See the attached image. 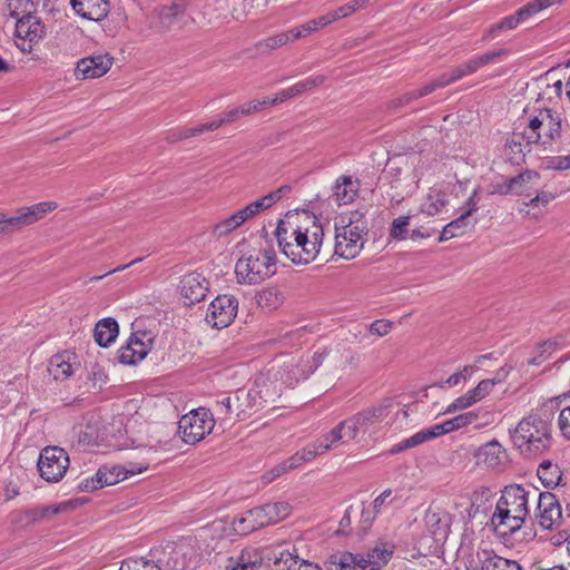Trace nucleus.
<instances>
[{
    "label": "nucleus",
    "instance_id": "48",
    "mask_svg": "<svg viewBox=\"0 0 570 570\" xmlns=\"http://www.w3.org/2000/svg\"><path fill=\"white\" fill-rule=\"evenodd\" d=\"M98 475H101V483L104 487L117 484L120 481L126 480V472H124L122 465L101 466L97 471Z\"/></svg>",
    "mask_w": 570,
    "mask_h": 570
},
{
    "label": "nucleus",
    "instance_id": "43",
    "mask_svg": "<svg viewBox=\"0 0 570 570\" xmlns=\"http://www.w3.org/2000/svg\"><path fill=\"white\" fill-rule=\"evenodd\" d=\"M245 222H246V219L244 218V216L242 215V213L238 209L229 217L218 222L213 227V235L217 238L227 236L228 234H230L232 232H234L238 227H240Z\"/></svg>",
    "mask_w": 570,
    "mask_h": 570
},
{
    "label": "nucleus",
    "instance_id": "26",
    "mask_svg": "<svg viewBox=\"0 0 570 570\" xmlns=\"http://www.w3.org/2000/svg\"><path fill=\"white\" fill-rule=\"evenodd\" d=\"M478 463L497 469L504 464L507 453L504 448L495 440L480 446L476 454Z\"/></svg>",
    "mask_w": 570,
    "mask_h": 570
},
{
    "label": "nucleus",
    "instance_id": "57",
    "mask_svg": "<svg viewBox=\"0 0 570 570\" xmlns=\"http://www.w3.org/2000/svg\"><path fill=\"white\" fill-rule=\"evenodd\" d=\"M547 168L553 170H568L570 169V155L556 156L547 160Z\"/></svg>",
    "mask_w": 570,
    "mask_h": 570
},
{
    "label": "nucleus",
    "instance_id": "41",
    "mask_svg": "<svg viewBox=\"0 0 570 570\" xmlns=\"http://www.w3.org/2000/svg\"><path fill=\"white\" fill-rule=\"evenodd\" d=\"M326 20L323 16H320L315 19H311L299 26L293 27L287 30L292 42L297 41L299 39L306 38L312 32L317 31L318 29L326 27Z\"/></svg>",
    "mask_w": 570,
    "mask_h": 570
},
{
    "label": "nucleus",
    "instance_id": "38",
    "mask_svg": "<svg viewBox=\"0 0 570 570\" xmlns=\"http://www.w3.org/2000/svg\"><path fill=\"white\" fill-rule=\"evenodd\" d=\"M538 478L546 488H554L561 484L562 472L558 464L546 460L538 468Z\"/></svg>",
    "mask_w": 570,
    "mask_h": 570
},
{
    "label": "nucleus",
    "instance_id": "31",
    "mask_svg": "<svg viewBox=\"0 0 570 570\" xmlns=\"http://www.w3.org/2000/svg\"><path fill=\"white\" fill-rule=\"evenodd\" d=\"M393 548L386 543L376 544L366 554L362 553V564L364 570H380L392 558Z\"/></svg>",
    "mask_w": 570,
    "mask_h": 570
},
{
    "label": "nucleus",
    "instance_id": "50",
    "mask_svg": "<svg viewBox=\"0 0 570 570\" xmlns=\"http://www.w3.org/2000/svg\"><path fill=\"white\" fill-rule=\"evenodd\" d=\"M426 441H430V438H429V434L426 432V430H421L419 432H416L415 434H413L412 436L403 440L402 442L395 444L392 449H391V453L392 454H395V453H399L401 451H404V450H407V449H411V448H414V446H417Z\"/></svg>",
    "mask_w": 570,
    "mask_h": 570
},
{
    "label": "nucleus",
    "instance_id": "40",
    "mask_svg": "<svg viewBox=\"0 0 570 570\" xmlns=\"http://www.w3.org/2000/svg\"><path fill=\"white\" fill-rule=\"evenodd\" d=\"M446 204V194L439 189H431L421 203V212L434 216L439 214Z\"/></svg>",
    "mask_w": 570,
    "mask_h": 570
},
{
    "label": "nucleus",
    "instance_id": "52",
    "mask_svg": "<svg viewBox=\"0 0 570 570\" xmlns=\"http://www.w3.org/2000/svg\"><path fill=\"white\" fill-rule=\"evenodd\" d=\"M410 226V216L394 218L390 227V237L402 240L406 238Z\"/></svg>",
    "mask_w": 570,
    "mask_h": 570
},
{
    "label": "nucleus",
    "instance_id": "5",
    "mask_svg": "<svg viewBox=\"0 0 570 570\" xmlns=\"http://www.w3.org/2000/svg\"><path fill=\"white\" fill-rule=\"evenodd\" d=\"M340 222L341 225H335V254L352 259L364 247L367 225L358 210L352 212L347 222L345 217H341Z\"/></svg>",
    "mask_w": 570,
    "mask_h": 570
},
{
    "label": "nucleus",
    "instance_id": "4",
    "mask_svg": "<svg viewBox=\"0 0 570 570\" xmlns=\"http://www.w3.org/2000/svg\"><path fill=\"white\" fill-rule=\"evenodd\" d=\"M275 273L276 254L269 248L248 250L235 264V275L239 284L256 285Z\"/></svg>",
    "mask_w": 570,
    "mask_h": 570
},
{
    "label": "nucleus",
    "instance_id": "25",
    "mask_svg": "<svg viewBox=\"0 0 570 570\" xmlns=\"http://www.w3.org/2000/svg\"><path fill=\"white\" fill-rule=\"evenodd\" d=\"M425 524L435 541L446 539L450 531L451 517L441 509H429L425 513Z\"/></svg>",
    "mask_w": 570,
    "mask_h": 570
},
{
    "label": "nucleus",
    "instance_id": "23",
    "mask_svg": "<svg viewBox=\"0 0 570 570\" xmlns=\"http://www.w3.org/2000/svg\"><path fill=\"white\" fill-rule=\"evenodd\" d=\"M509 50L508 49H499L485 52L480 56H475L468 61L454 67V70L456 72V78L460 80L464 77L471 76L475 73L480 68L495 61L497 59L508 56Z\"/></svg>",
    "mask_w": 570,
    "mask_h": 570
},
{
    "label": "nucleus",
    "instance_id": "12",
    "mask_svg": "<svg viewBox=\"0 0 570 570\" xmlns=\"http://www.w3.org/2000/svg\"><path fill=\"white\" fill-rule=\"evenodd\" d=\"M238 299L228 294L218 295L208 306L206 322L216 328H225L235 320Z\"/></svg>",
    "mask_w": 570,
    "mask_h": 570
},
{
    "label": "nucleus",
    "instance_id": "51",
    "mask_svg": "<svg viewBox=\"0 0 570 570\" xmlns=\"http://www.w3.org/2000/svg\"><path fill=\"white\" fill-rule=\"evenodd\" d=\"M22 228L18 214L9 217L6 214L0 213V237L12 235Z\"/></svg>",
    "mask_w": 570,
    "mask_h": 570
},
{
    "label": "nucleus",
    "instance_id": "54",
    "mask_svg": "<svg viewBox=\"0 0 570 570\" xmlns=\"http://www.w3.org/2000/svg\"><path fill=\"white\" fill-rule=\"evenodd\" d=\"M494 385L495 380L487 379L479 382V384L474 389L469 390L468 392L476 403L484 399L491 392Z\"/></svg>",
    "mask_w": 570,
    "mask_h": 570
},
{
    "label": "nucleus",
    "instance_id": "62",
    "mask_svg": "<svg viewBox=\"0 0 570 570\" xmlns=\"http://www.w3.org/2000/svg\"><path fill=\"white\" fill-rule=\"evenodd\" d=\"M552 199H554V195L550 191H537L535 197L531 198L529 203H525V206H537L539 204L548 205Z\"/></svg>",
    "mask_w": 570,
    "mask_h": 570
},
{
    "label": "nucleus",
    "instance_id": "47",
    "mask_svg": "<svg viewBox=\"0 0 570 570\" xmlns=\"http://www.w3.org/2000/svg\"><path fill=\"white\" fill-rule=\"evenodd\" d=\"M248 395V392L238 390L233 397L226 396L222 401H217V407L219 409L220 413L230 414L236 412V414L239 415L240 412H244L240 401Z\"/></svg>",
    "mask_w": 570,
    "mask_h": 570
},
{
    "label": "nucleus",
    "instance_id": "42",
    "mask_svg": "<svg viewBox=\"0 0 570 570\" xmlns=\"http://www.w3.org/2000/svg\"><path fill=\"white\" fill-rule=\"evenodd\" d=\"M298 554L296 548L293 547L292 550L283 549L278 552H274L271 570H296Z\"/></svg>",
    "mask_w": 570,
    "mask_h": 570
},
{
    "label": "nucleus",
    "instance_id": "7",
    "mask_svg": "<svg viewBox=\"0 0 570 570\" xmlns=\"http://www.w3.org/2000/svg\"><path fill=\"white\" fill-rule=\"evenodd\" d=\"M186 0H174L169 4L156 7L153 11V27L158 32L180 31L195 20L187 14Z\"/></svg>",
    "mask_w": 570,
    "mask_h": 570
},
{
    "label": "nucleus",
    "instance_id": "63",
    "mask_svg": "<svg viewBox=\"0 0 570 570\" xmlns=\"http://www.w3.org/2000/svg\"><path fill=\"white\" fill-rule=\"evenodd\" d=\"M428 434H429V438L430 440L432 439H435V438H439L441 435H444L446 433H450V430H449V426H448V422L444 421L440 424H434L428 429H425Z\"/></svg>",
    "mask_w": 570,
    "mask_h": 570
},
{
    "label": "nucleus",
    "instance_id": "17",
    "mask_svg": "<svg viewBox=\"0 0 570 570\" xmlns=\"http://www.w3.org/2000/svg\"><path fill=\"white\" fill-rule=\"evenodd\" d=\"M180 295L186 305H194L203 301L208 292V282L199 273H190L181 277L179 283Z\"/></svg>",
    "mask_w": 570,
    "mask_h": 570
},
{
    "label": "nucleus",
    "instance_id": "33",
    "mask_svg": "<svg viewBox=\"0 0 570 570\" xmlns=\"http://www.w3.org/2000/svg\"><path fill=\"white\" fill-rule=\"evenodd\" d=\"M57 208L53 202H42L28 207H21L17 210L18 217L22 227L35 224L40 220L46 214Z\"/></svg>",
    "mask_w": 570,
    "mask_h": 570
},
{
    "label": "nucleus",
    "instance_id": "29",
    "mask_svg": "<svg viewBox=\"0 0 570 570\" xmlns=\"http://www.w3.org/2000/svg\"><path fill=\"white\" fill-rule=\"evenodd\" d=\"M325 446L320 439H317L312 444L307 445L306 448L302 449L301 451H297L294 455L288 458L287 460L283 461L286 471H291L293 469H296L301 466L305 462H309L317 458L318 455L324 454L327 452L326 449H323Z\"/></svg>",
    "mask_w": 570,
    "mask_h": 570
},
{
    "label": "nucleus",
    "instance_id": "64",
    "mask_svg": "<svg viewBox=\"0 0 570 570\" xmlns=\"http://www.w3.org/2000/svg\"><path fill=\"white\" fill-rule=\"evenodd\" d=\"M524 20L522 17L519 16V12L517 11L514 14L503 18L500 23L503 30H512L518 27L520 22H523Z\"/></svg>",
    "mask_w": 570,
    "mask_h": 570
},
{
    "label": "nucleus",
    "instance_id": "35",
    "mask_svg": "<svg viewBox=\"0 0 570 570\" xmlns=\"http://www.w3.org/2000/svg\"><path fill=\"white\" fill-rule=\"evenodd\" d=\"M119 326L115 318L107 317L99 321L95 327V340L101 347L109 346L118 336Z\"/></svg>",
    "mask_w": 570,
    "mask_h": 570
},
{
    "label": "nucleus",
    "instance_id": "13",
    "mask_svg": "<svg viewBox=\"0 0 570 570\" xmlns=\"http://www.w3.org/2000/svg\"><path fill=\"white\" fill-rule=\"evenodd\" d=\"M537 519L539 524L551 530L566 523L561 505L558 498L551 492H541L537 494Z\"/></svg>",
    "mask_w": 570,
    "mask_h": 570
},
{
    "label": "nucleus",
    "instance_id": "44",
    "mask_svg": "<svg viewBox=\"0 0 570 570\" xmlns=\"http://www.w3.org/2000/svg\"><path fill=\"white\" fill-rule=\"evenodd\" d=\"M367 2H368V0H352L348 3H345L341 7H338L334 11L323 14V17L326 20V23L330 24V23L337 21L342 18L351 16L352 13L360 10L361 8H364L367 4Z\"/></svg>",
    "mask_w": 570,
    "mask_h": 570
},
{
    "label": "nucleus",
    "instance_id": "58",
    "mask_svg": "<svg viewBox=\"0 0 570 570\" xmlns=\"http://www.w3.org/2000/svg\"><path fill=\"white\" fill-rule=\"evenodd\" d=\"M393 323L386 320H376L370 325V332L377 336H385L392 330Z\"/></svg>",
    "mask_w": 570,
    "mask_h": 570
},
{
    "label": "nucleus",
    "instance_id": "15",
    "mask_svg": "<svg viewBox=\"0 0 570 570\" xmlns=\"http://www.w3.org/2000/svg\"><path fill=\"white\" fill-rule=\"evenodd\" d=\"M539 178L540 175L537 171L525 170L518 176L505 179L503 184L495 187V191L501 195L517 194L531 196L532 189L537 191L535 187Z\"/></svg>",
    "mask_w": 570,
    "mask_h": 570
},
{
    "label": "nucleus",
    "instance_id": "39",
    "mask_svg": "<svg viewBox=\"0 0 570 570\" xmlns=\"http://www.w3.org/2000/svg\"><path fill=\"white\" fill-rule=\"evenodd\" d=\"M292 42L287 30L269 36L255 43V49L259 55H268L274 50Z\"/></svg>",
    "mask_w": 570,
    "mask_h": 570
},
{
    "label": "nucleus",
    "instance_id": "1",
    "mask_svg": "<svg viewBox=\"0 0 570 570\" xmlns=\"http://www.w3.org/2000/svg\"><path fill=\"white\" fill-rule=\"evenodd\" d=\"M278 247L294 264H309L321 252L324 238L323 226L315 219L293 225L281 220L275 230Z\"/></svg>",
    "mask_w": 570,
    "mask_h": 570
},
{
    "label": "nucleus",
    "instance_id": "28",
    "mask_svg": "<svg viewBox=\"0 0 570 570\" xmlns=\"http://www.w3.org/2000/svg\"><path fill=\"white\" fill-rule=\"evenodd\" d=\"M360 183L351 176H340L333 188V198L338 205L351 204L357 196Z\"/></svg>",
    "mask_w": 570,
    "mask_h": 570
},
{
    "label": "nucleus",
    "instance_id": "59",
    "mask_svg": "<svg viewBox=\"0 0 570 570\" xmlns=\"http://www.w3.org/2000/svg\"><path fill=\"white\" fill-rule=\"evenodd\" d=\"M101 488H104V485L101 483V475H98V473H96L91 478H87V479L82 480L79 483V489L81 491H86V492H91V491H95V490H98Z\"/></svg>",
    "mask_w": 570,
    "mask_h": 570
},
{
    "label": "nucleus",
    "instance_id": "22",
    "mask_svg": "<svg viewBox=\"0 0 570 570\" xmlns=\"http://www.w3.org/2000/svg\"><path fill=\"white\" fill-rule=\"evenodd\" d=\"M72 10L83 19L100 21L109 12L108 0H70Z\"/></svg>",
    "mask_w": 570,
    "mask_h": 570
},
{
    "label": "nucleus",
    "instance_id": "55",
    "mask_svg": "<svg viewBox=\"0 0 570 570\" xmlns=\"http://www.w3.org/2000/svg\"><path fill=\"white\" fill-rule=\"evenodd\" d=\"M475 404L473 397L466 392L465 394L456 397L452 403L448 405L444 413H454L456 411L465 410Z\"/></svg>",
    "mask_w": 570,
    "mask_h": 570
},
{
    "label": "nucleus",
    "instance_id": "36",
    "mask_svg": "<svg viewBox=\"0 0 570 570\" xmlns=\"http://www.w3.org/2000/svg\"><path fill=\"white\" fill-rule=\"evenodd\" d=\"M49 374L56 381H65L72 374L69 353H59L53 355L48 365Z\"/></svg>",
    "mask_w": 570,
    "mask_h": 570
},
{
    "label": "nucleus",
    "instance_id": "19",
    "mask_svg": "<svg viewBox=\"0 0 570 570\" xmlns=\"http://www.w3.org/2000/svg\"><path fill=\"white\" fill-rule=\"evenodd\" d=\"M311 362L297 363L294 358L284 362L276 371H274V379L281 381L285 386H294L301 379H307L311 372Z\"/></svg>",
    "mask_w": 570,
    "mask_h": 570
},
{
    "label": "nucleus",
    "instance_id": "56",
    "mask_svg": "<svg viewBox=\"0 0 570 570\" xmlns=\"http://www.w3.org/2000/svg\"><path fill=\"white\" fill-rule=\"evenodd\" d=\"M558 426L562 436L570 440V406L560 411L558 416Z\"/></svg>",
    "mask_w": 570,
    "mask_h": 570
},
{
    "label": "nucleus",
    "instance_id": "60",
    "mask_svg": "<svg viewBox=\"0 0 570 570\" xmlns=\"http://www.w3.org/2000/svg\"><path fill=\"white\" fill-rule=\"evenodd\" d=\"M458 80L460 79L456 78V72L454 68H452L449 72H444L440 75L438 78L433 79L438 88H444Z\"/></svg>",
    "mask_w": 570,
    "mask_h": 570
},
{
    "label": "nucleus",
    "instance_id": "21",
    "mask_svg": "<svg viewBox=\"0 0 570 570\" xmlns=\"http://www.w3.org/2000/svg\"><path fill=\"white\" fill-rule=\"evenodd\" d=\"M469 208L462 213L456 219L445 225L440 234L439 242H445L459 235H462L469 226H473L469 217L473 212L478 210L475 191L468 200Z\"/></svg>",
    "mask_w": 570,
    "mask_h": 570
},
{
    "label": "nucleus",
    "instance_id": "10",
    "mask_svg": "<svg viewBox=\"0 0 570 570\" xmlns=\"http://www.w3.org/2000/svg\"><path fill=\"white\" fill-rule=\"evenodd\" d=\"M67 452L59 446H47L41 450L38 459V470L47 482L60 481L69 466Z\"/></svg>",
    "mask_w": 570,
    "mask_h": 570
},
{
    "label": "nucleus",
    "instance_id": "49",
    "mask_svg": "<svg viewBox=\"0 0 570 570\" xmlns=\"http://www.w3.org/2000/svg\"><path fill=\"white\" fill-rule=\"evenodd\" d=\"M325 79H326V77L324 75H315V76L308 77L302 81H298L289 87L292 95L294 96V98L298 97L306 91H309L316 87H320L321 85L324 83Z\"/></svg>",
    "mask_w": 570,
    "mask_h": 570
},
{
    "label": "nucleus",
    "instance_id": "8",
    "mask_svg": "<svg viewBox=\"0 0 570 570\" xmlns=\"http://www.w3.org/2000/svg\"><path fill=\"white\" fill-rule=\"evenodd\" d=\"M215 425L209 410L199 407L183 415L178 422V432L187 444H196L209 434Z\"/></svg>",
    "mask_w": 570,
    "mask_h": 570
},
{
    "label": "nucleus",
    "instance_id": "24",
    "mask_svg": "<svg viewBox=\"0 0 570 570\" xmlns=\"http://www.w3.org/2000/svg\"><path fill=\"white\" fill-rule=\"evenodd\" d=\"M291 190L289 186H282L264 197L256 199L255 202L248 204L247 206L239 209L244 218L247 220L252 219L261 212H264L271 208L274 204L282 199V197Z\"/></svg>",
    "mask_w": 570,
    "mask_h": 570
},
{
    "label": "nucleus",
    "instance_id": "14",
    "mask_svg": "<svg viewBox=\"0 0 570 570\" xmlns=\"http://www.w3.org/2000/svg\"><path fill=\"white\" fill-rule=\"evenodd\" d=\"M16 37L18 48L23 52H30L33 43L43 37V26L28 10V13L16 23Z\"/></svg>",
    "mask_w": 570,
    "mask_h": 570
},
{
    "label": "nucleus",
    "instance_id": "2",
    "mask_svg": "<svg viewBox=\"0 0 570 570\" xmlns=\"http://www.w3.org/2000/svg\"><path fill=\"white\" fill-rule=\"evenodd\" d=\"M537 497V489H525L520 484L507 485L497 502L491 517V524L499 535H507L520 530L529 514V500Z\"/></svg>",
    "mask_w": 570,
    "mask_h": 570
},
{
    "label": "nucleus",
    "instance_id": "20",
    "mask_svg": "<svg viewBox=\"0 0 570 570\" xmlns=\"http://www.w3.org/2000/svg\"><path fill=\"white\" fill-rule=\"evenodd\" d=\"M393 407V402L390 399L382 401L380 404L367 407L356 414L353 415L356 423L362 430V433H366L373 428L376 423H380L384 420Z\"/></svg>",
    "mask_w": 570,
    "mask_h": 570
},
{
    "label": "nucleus",
    "instance_id": "34",
    "mask_svg": "<svg viewBox=\"0 0 570 570\" xmlns=\"http://www.w3.org/2000/svg\"><path fill=\"white\" fill-rule=\"evenodd\" d=\"M326 564L327 570H364L362 553L338 552L332 554Z\"/></svg>",
    "mask_w": 570,
    "mask_h": 570
},
{
    "label": "nucleus",
    "instance_id": "11",
    "mask_svg": "<svg viewBox=\"0 0 570 570\" xmlns=\"http://www.w3.org/2000/svg\"><path fill=\"white\" fill-rule=\"evenodd\" d=\"M155 337L151 332L136 331L129 336L127 344L118 351V360L126 365H135L151 351Z\"/></svg>",
    "mask_w": 570,
    "mask_h": 570
},
{
    "label": "nucleus",
    "instance_id": "9",
    "mask_svg": "<svg viewBox=\"0 0 570 570\" xmlns=\"http://www.w3.org/2000/svg\"><path fill=\"white\" fill-rule=\"evenodd\" d=\"M358 365V355L351 348L328 350L315 353L312 358L311 372L323 366L325 374L336 375L341 372L353 371Z\"/></svg>",
    "mask_w": 570,
    "mask_h": 570
},
{
    "label": "nucleus",
    "instance_id": "46",
    "mask_svg": "<svg viewBox=\"0 0 570 570\" xmlns=\"http://www.w3.org/2000/svg\"><path fill=\"white\" fill-rule=\"evenodd\" d=\"M75 507H76V503L72 501H65L59 504L48 505V507H45V508L33 511L31 519L33 521H38V522L48 520V519H51L53 515L69 511L71 509H73Z\"/></svg>",
    "mask_w": 570,
    "mask_h": 570
},
{
    "label": "nucleus",
    "instance_id": "53",
    "mask_svg": "<svg viewBox=\"0 0 570 570\" xmlns=\"http://www.w3.org/2000/svg\"><path fill=\"white\" fill-rule=\"evenodd\" d=\"M476 419H478V413L470 411V412L460 414L455 417H452L450 420H446V422H448L450 432H452V431H455V430H459L461 428L472 424L473 422L476 421Z\"/></svg>",
    "mask_w": 570,
    "mask_h": 570
},
{
    "label": "nucleus",
    "instance_id": "27",
    "mask_svg": "<svg viewBox=\"0 0 570 570\" xmlns=\"http://www.w3.org/2000/svg\"><path fill=\"white\" fill-rule=\"evenodd\" d=\"M233 525L234 530L239 534H248L255 530L266 527L259 507H255L235 518Z\"/></svg>",
    "mask_w": 570,
    "mask_h": 570
},
{
    "label": "nucleus",
    "instance_id": "32",
    "mask_svg": "<svg viewBox=\"0 0 570 570\" xmlns=\"http://www.w3.org/2000/svg\"><path fill=\"white\" fill-rule=\"evenodd\" d=\"M476 557L481 570H522L517 561L502 558L489 550L478 551Z\"/></svg>",
    "mask_w": 570,
    "mask_h": 570
},
{
    "label": "nucleus",
    "instance_id": "16",
    "mask_svg": "<svg viewBox=\"0 0 570 570\" xmlns=\"http://www.w3.org/2000/svg\"><path fill=\"white\" fill-rule=\"evenodd\" d=\"M362 433L361 428L353 416L342 421L330 432L321 436V440L327 451L335 449L340 443H345L350 440H355Z\"/></svg>",
    "mask_w": 570,
    "mask_h": 570
},
{
    "label": "nucleus",
    "instance_id": "61",
    "mask_svg": "<svg viewBox=\"0 0 570 570\" xmlns=\"http://www.w3.org/2000/svg\"><path fill=\"white\" fill-rule=\"evenodd\" d=\"M286 468L283 462L272 468L269 471L265 472L262 476L264 483H271L282 474L286 473Z\"/></svg>",
    "mask_w": 570,
    "mask_h": 570
},
{
    "label": "nucleus",
    "instance_id": "37",
    "mask_svg": "<svg viewBox=\"0 0 570 570\" xmlns=\"http://www.w3.org/2000/svg\"><path fill=\"white\" fill-rule=\"evenodd\" d=\"M261 511L266 525L277 523L291 514L292 507L288 502L279 501L261 505Z\"/></svg>",
    "mask_w": 570,
    "mask_h": 570
},
{
    "label": "nucleus",
    "instance_id": "30",
    "mask_svg": "<svg viewBox=\"0 0 570 570\" xmlns=\"http://www.w3.org/2000/svg\"><path fill=\"white\" fill-rule=\"evenodd\" d=\"M262 558L256 550L245 549L238 556L226 560L225 570H258Z\"/></svg>",
    "mask_w": 570,
    "mask_h": 570
},
{
    "label": "nucleus",
    "instance_id": "18",
    "mask_svg": "<svg viewBox=\"0 0 570 570\" xmlns=\"http://www.w3.org/2000/svg\"><path fill=\"white\" fill-rule=\"evenodd\" d=\"M112 59L107 55H98L82 58L76 67L77 78L94 79L108 72L111 68Z\"/></svg>",
    "mask_w": 570,
    "mask_h": 570
},
{
    "label": "nucleus",
    "instance_id": "6",
    "mask_svg": "<svg viewBox=\"0 0 570 570\" xmlns=\"http://www.w3.org/2000/svg\"><path fill=\"white\" fill-rule=\"evenodd\" d=\"M562 132L561 114L551 108H541L529 118L527 138L530 142L551 145Z\"/></svg>",
    "mask_w": 570,
    "mask_h": 570
},
{
    "label": "nucleus",
    "instance_id": "3",
    "mask_svg": "<svg viewBox=\"0 0 570 570\" xmlns=\"http://www.w3.org/2000/svg\"><path fill=\"white\" fill-rule=\"evenodd\" d=\"M515 449L525 458H538L547 453L553 442L551 417L547 414L532 413L523 417L510 431Z\"/></svg>",
    "mask_w": 570,
    "mask_h": 570
},
{
    "label": "nucleus",
    "instance_id": "45",
    "mask_svg": "<svg viewBox=\"0 0 570 570\" xmlns=\"http://www.w3.org/2000/svg\"><path fill=\"white\" fill-rule=\"evenodd\" d=\"M256 301L261 308L274 311L283 304L284 297L279 291L275 288H266L257 295Z\"/></svg>",
    "mask_w": 570,
    "mask_h": 570
}]
</instances>
